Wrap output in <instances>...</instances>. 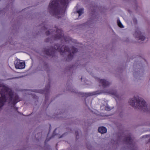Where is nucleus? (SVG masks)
Wrapping results in <instances>:
<instances>
[{"instance_id":"nucleus-1","label":"nucleus","mask_w":150,"mask_h":150,"mask_svg":"<svg viewBox=\"0 0 150 150\" xmlns=\"http://www.w3.org/2000/svg\"><path fill=\"white\" fill-rule=\"evenodd\" d=\"M13 95L11 90L8 88L1 84H0V108L2 107L4 103L8 99L10 102L13 100V103L15 104L18 96Z\"/></svg>"},{"instance_id":"nucleus-2","label":"nucleus","mask_w":150,"mask_h":150,"mask_svg":"<svg viewBox=\"0 0 150 150\" xmlns=\"http://www.w3.org/2000/svg\"><path fill=\"white\" fill-rule=\"evenodd\" d=\"M129 103L132 107L146 111L147 110V105L144 100H140L138 97H134L129 99Z\"/></svg>"},{"instance_id":"nucleus-3","label":"nucleus","mask_w":150,"mask_h":150,"mask_svg":"<svg viewBox=\"0 0 150 150\" xmlns=\"http://www.w3.org/2000/svg\"><path fill=\"white\" fill-rule=\"evenodd\" d=\"M15 67L17 69H23L25 67V64L23 61L17 59L14 62Z\"/></svg>"},{"instance_id":"nucleus-4","label":"nucleus","mask_w":150,"mask_h":150,"mask_svg":"<svg viewBox=\"0 0 150 150\" xmlns=\"http://www.w3.org/2000/svg\"><path fill=\"white\" fill-rule=\"evenodd\" d=\"M135 35L136 36L137 38H139V40H141L142 41L144 40L145 38L144 36L141 35V33L140 32H136L135 33Z\"/></svg>"},{"instance_id":"nucleus-5","label":"nucleus","mask_w":150,"mask_h":150,"mask_svg":"<svg viewBox=\"0 0 150 150\" xmlns=\"http://www.w3.org/2000/svg\"><path fill=\"white\" fill-rule=\"evenodd\" d=\"M98 131L102 134L105 133L106 132L107 130L106 128L104 127H101L98 128Z\"/></svg>"},{"instance_id":"nucleus-6","label":"nucleus","mask_w":150,"mask_h":150,"mask_svg":"<svg viewBox=\"0 0 150 150\" xmlns=\"http://www.w3.org/2000/svg\"><path fill=\"white\" fill-rule=\"evenodd\" d=\"M100 83L102 84V85L104 86H106L109 85L110 83L106 81L103 79H101L99 80Z\"/></svg>"},{"instance_id":"nucleus-7","label":"nucleus","mask_w":150,"mask_h":150,"mask_svg":"<svg viewBox=\"0 0 150 150\" xmlns=\"http://www.w3.org/2000/svg\"><path fill=\"white\" fill-rule=\"evenodd\" d=\"M100 93H97V91H96V92H93L92 93H88L87 94L86 96H92V95L99 94Z\"/></svg>"},{"instance_id":"nucleus-8","label":"nucleus","mask_w":150,"mask_h":150,"mask_svg":"<svg viewBox=\"0 0 150 150\" xmlns=\"http://www.w3.org/2000/svg\"><path fill=\"white\" fill-rule=\"evenodd\" d=\"M77 12L79 14V16L81 15L83 13V9L81 8L78 10Z\"/></svg>"},{"instance_id":"nucleus-9","label":"nucleus","mask_w":150,"mask_h":150,"mask_svg":"<svg viewBox=\"0 0 150 150\" xmlns=\"http://www.w3.org/2000/svg\"><path fill=\"white\" fill-rule=\"evenodd\" d=\"M112 108V107H110L108 105H107L105 107V109L107 111H110Z\"/></svg>"},{"instance_id":"nucleus-10","label":"nucleus","mask_w":150,"mask_h":150,"mask_svg":"<svg viewBox=\"0 0 150 150\" xmlns=\"http://www.w3.org/2000/svg\"><path fill=\"white\" fill-rule=\"evenodd\" d=\"M117 23L119 27H120L121 28H123V25L121 23V22L119 20H117Z\"/></svg>"},{"instance_id":"nucleus-11","label":"nucleus","mask_w":150,"mask_h":150,"mask_svg":"<svg viewBox=\"0 0 150 150\" xmlns=\"http://www.w3.org/2000/svg\"><path fill=\"white\" fill-rule=\"evenodd\" d=\"M63 48L64 49V50H61V51H62V52H65L66 51H67V50H66V49H65V47H64H64H62V48Z\"/></svg>"},{"instance_id":"nucleus-12","label":"nucleus","mask_w":150,"mask_h":150,"mask_svg":"<svg viewBox=\"0 0 150 150\" xmlns=\"http://www.w3.org/2000/svg\"><path fill=\"white\" fill-rule=\"evenodd\" d=\"M72 52H73L74 53L76 52L77 50L75 48H74L72 49Z\"/></svg>"},{"instance_id":"nucleus-13","label":"nucleus","mask_w":150,"mask_h":150,"mask_svg":"<svg viewBox=\"0 0 150 150\" xmlns=\"http://www.w3.org/2000/svg\"><path fill=\"white\" fill-rule=\"evenodd\" d=\"M112 94L113 95H114L116 96H117V94L116 92L115 91L113 93H112Z\"/></svg>"},{"instance_id":"nucleus-14","label":"nucleus","mask_w":150,"mask_h":150,"mask_svg":"<svg viewBox=\"0 0 150 150\" xmlns=\"http://www.w3.org/2000/svg\"><path fill=\"white\" fill-rule=\"evenodd\" d=\"M130 140V138L129 137H128L127 139V141H128V140Z\"/></svg>"},{"instance_id":"nucleus-15","label":"nucleus","mask_w":150,"mask_h":150,"mask_svg":"<svg viewBox=\"0 0 150 150\" xmlns=\"http://www.w3.org/2000/svg\"><path fill=\"white\" fill-rule=\"evenodd\" d=\"M46 54H47L48 55H50V54H49V53L48 52V53L47 52Z\"/></svg>"}]
</instances>
